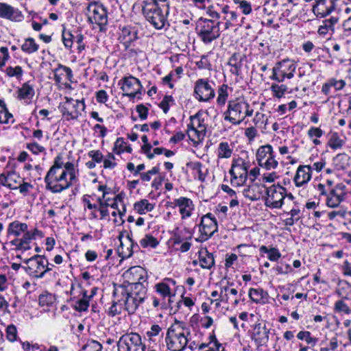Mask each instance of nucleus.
<instances>
[{
	"mask_svg": "<svg viewBox=\"0 0 351 351\" xmlns=\"http://www.w3.org/2000/svg\"><path fill=\"white\" fill-rule=\"evenodd\" d=\"M77 172L72 162L64 163L62 154H58L45 178L46 189L53 193L68 189L78 181Z\"/></svg>",
	"mask_w": 351,
	"mask_h": 351,
	"instance_id": "1",
	"label": "nucleus"
},
{
	"mask_svg": "<svg viewBox=\"0 0 351 351\" xmlns=\"http://www.w3.org/2000/svg\"><path fill=\"white\" fill-rule=\"evenodd\" d=\"M147 291V287L142 284H137L130 289L125 285H121L114 288L113 295L118 298V302L124 300L125 309L129 314H134L138 306L144 302Z\"/></svg>",
	"mask_w": 351,
	"mask_h": 351,
	"instance_id": "2",
	"label": "nucleus"
},
{
	"mask_svg": "<svg viewBox=\"0 0 351 351\" xmlns=\"http://www.w3.org/2000/svg\"><path fill=\"white\" fill-rule=\"evenodd\" d=\"M253 109L243 97H238L229 101L228 109L224 112V120L233 125H239L246 117L252 116Z\"/></svg>",
	"mask_w": 351,
	"mask_h": 351,
	"instance_id": "3",
	"label": "nucleus"
},
{
	"mask_svg": "<svg viewBox=\"0 0 351 351\" xmlns=\"http://www.w3.org/2000/svg\"><path fill=\"white\" fill-rule=\"evenodd\" d=\"M180 324L177 329L169 328L165 341L167 348L171 351H183L189 342L187 336L190 335L189 328H184Z\"/></svg>",
	"mask_w": 351,
	"mask_h": 351,
	"instance_id": "4",
	"label": "nucleus"
},
{
	"mask_svg": "<svg viewBox=\"0 0 351 351\" xmlns=\"http://www.w3.org/2000/svg\"><path fill=\"white\" fill-rule=\"evenodd\" d=\"M220 21L201 17L196 27L197 34L204 44H209L220 36Z\"/></svg>",
	"mask_w": 351,
	"mask_h": 351,
	"instance_id": "5",
	"label": "nucleus"
},
{
	"mask_svg": "<svg viewBox=\"0 0 351 351\" xmlns=\"http://www.w3.org/2000/svg\"><path fill=\"white\" fill-rule=\"evenodd\" d=\"M143 3L142 12L146 20L156 29H162L164 28L167 22V14H165L163 13L159 4L147 3L146 1H144ZM167 7H169L168 4H167ZM167 13H168V10H167Z\"/></svg>",
	"mask_w": 351,
	"mask_h": 351,
	"instance_id": "6",
	"label": "nucleus"
},
{
	"mask_svg": "<svg viewBox=\"0 0 351 351\" xmlns=\"http://www.w3.org/2000/svg\"><path fill=\"white\" fill-rule=\"evenodd\" d=\"M286 192L287 189L279 184L267 188L265 205L272 208H282L286 197Z\"/></svg>",
	"mask_w": 351,
	"mask_h": 351,
	"instance_id": "7",
	"label": "nucleus"
},
{
	"mask_svg": "<svg viewBox=\"0 0 351 351\" xmlns=\"http://www.w3.org/2000/svg\"><path fill=\"white\" fill-rule=\"evenodd\" d=\"M119 351H144L141 336L136 332L123 335L117 342Z\"/></svg>",
	"mask_w": 351,
	"mask_h": 351,
	"instance_id": "8",
	"label": "nucleus"
},
{
	"mask_svg": "<svg viewBox=\"0 0 351 351\" xmlns=\"http://www.w3.org/2000/svg\"><path fill=\"white\" fill-rule=\"evenodd\" d=\"M296 65L289 60H283L278 62L272 69L271 80L282 82L285 77L291 79L294 75Z\"/></svg>",
	"mask_w": 351,
	"mask_h": 351,
	"instance_id": "9",
	"label": "nucleus"
},
{
	"mask_svg": "<svg viewBox=\"0 0 351 351\" xmlns=\"http://www.w3.org/2000/svg\"><path fill=\"white\" fill-rule=\"evenodd\" d=\"M125 283L128 284L126 286L128 289L131 287H134L137 284H142L143 286L147 287V271L144 268L141 266H134L130 267L123 275Z\"/></svg>",
	"mask_w": 351,
	"mask_h": 351,
	"instance_id": "10",
	"label": "nucleus"
},
{
	"mask_svg": "<svg viewBox=\"0 0 351 351\" xmlns=\"http://www.w3.org/2000/svg\"><path fill=\"white\" fill-rule=\"evenodd\" d=\"M249 165L241 158L233 160L231 169L229 171L232 176L231 183L236 181L237 186L243 185L247 179Z\"/></svg>",
	"mask_w": 351,
	"mask_h": 351,
	"instance_id": "11",
	"label": "nucleus"
},
{
	"mask_svg": "<svg viewBox=\"0 0 351 351\" xmlns=\"http://www.w3.org/2000/svg\"><path fill=\"white\" fill-rule=\"evenodd\" d=\"M212 85L213 82H210L206 79H199L196 81L194 88L195 98L199 101H209L215 96V90Z\"/></svg>",
	"mask_w": 351,
	"mask_h": 351,
	"instance_id": "12",
	"label": "nucleus"
},
{
	"mask_svg": "<svg viewBox=\"0 0 351 351\" xmlns=\"http://www.w3.org/2000/svg\"><path fill=\"white\" fill-rule=\"evenodd\" d=\"M218 226L217 219L212 217L211 213H208L202 217L199 225L200 236L197 241L204 242L211 237L215 232H217Z\"/></svg>",
	"mask_w": 351,
	"mask_h": 351,
	"instance_id": "13",
	"label": "nucleus"
},
{
	"mask_svg": "<svg viewBox=\"0 0 351 351\" xmlns=\"http://www.w3.org/2000/svg\"><path fill=\"white\" fill-rule=\"evenodd\" d=\"M121 83V88L124 92L123 96L134 98L138 94H141L143 86L138 78L133 76L125 77L119 82V84Z\"/></svg>",
	"mask_w": 351,
	"mask_h": 351,
	"instance_id": "14",
	"label": "nucleus"
},
{
	"mask_svg": "<svg viewBox=\"0 0 351 351\" xmlns=\"http://www.w3.org/2000/svg\"><path fill=\"white\" fill-rule=\"evenodd\" d=\"M335 8V0H317L313 7V13L319 17L329 15Z\"/></svg>",
	"mask_w": 351,
	"mask_h": 351,
	"instance_id": "15",
	"label": "nucleus"
},
{
	"mask_svg": "<svg viewBox=\"0 0 351 351\" xmlns=\"http://www.w3.org/2000/svg\"><path fill=\"white\" fill-rule=\"evenodd\" d=\"M269 330L261 323L256 324L252 329V339L258 346L266 343L269 339Z\"/></svg>",
	"mask_w": 351,
	"mask_h": 351,
	"instance_id": "16",
	"label": "nucleus"
},
{
	"mask_svg": "<svg viewBox=\"0 0 351 351\" xmlns=\"http://www.w3.org/2000/svg\"><path fill=\"white\" fill-rule=\"evenodd\" d=\"M0 17L12 21H21L23 16L21 11L12 5L0 2Z\"/></svg>",
	"mask_w": 351,
	"mask_h": 351,
	"instance_id": "17",
	"label": "nucleus"
},
{
	"mask_svg": "<svg viewBox=\"0 0 351 351\" xmlns=\"http://www.w3.org/2000/svg\"><path fill=\"white\" fill-rule=\"evenodd\" d=\"M312 167L309 165H300L298 167L294 176V182L297 186L306 184L311 178Z\"/></svg>",
	"mask_w": 351,
	"mask_h": 351,
	"instance_id": "18",
	"label": "nucleus"
},
{
	"mask_svg": "<svg viewBox=\"0 0 351 351\" xmlns=\"http://www.w3.org/2000/svg\"><path fill=\"white\" fill-rule=\"evenodd\" d=\"M45 258L39 255H35L29 258L24 260V263L29 264L27 267H25L24 269L29 274H33L34 273H38V270L45 267V262L48 264L47 261L44 260Z\"/></svg>",
	"mask_w": 351,
	"mask_h": 351,
	"instance_id": "19",
	"label": "nucleus"
},
{
	"mask_svg": "<svg viewBox=\"0 0 351 351\" xmlns=\"http://www.w3.org/2000/svg\"><path fill=\"white\" fill-rule=\"evenodd\" d=\"M264 188H265L264 185L252 182L247 188L244 189L243 195L252 202L257 201L262 197Z\"/></svg>",
	"mask_w": 351,
	"mask_h": 351,
	"instance_id": "20",
	"label": "nucleus"
},
{
	"mask_svg": "<svg viewBox=\"0 0 351 351\" xmlns=\"http://www.w3.org/2000/svg\"><path fill=\"white\" fill-rule=\"evenodd\" d=\"M122 234L119 236L120 245L118 247V253L122 258H128L133 254L134 242L129 234L127 235L125 243L121 241Z\"/></svg>",
	"mask_w": 351,
	"mask_h": 351,
	"instance_id": "21",
	"label": "nucleus"
},
{
	"mask_svg": "<svg viewBox=\"0 0 351 351\" xmlns=\"http://www.w3.org/2000/svg\"><path fill=\"white\" fill-rule=\"evenodd\" d=\"M346 193H337L330 189L326 197V205L330 208H337L344 200Z\"/></svg>",
	"mask_w": 351,
	"mask_h": 351,
	"instance_id": "22",
	"label": "nucleus"
},
{
	"mask_svg": "<svg viewBox=\"0 0 351 351\" xmlns=\"http://www.w3.org/2000/svg\"><path fill=\"white\" fill-rule=\"evenodd\" d=\"M346 86V82L343 80H337L335 78H330L322 86V91L326 95H328L330 92V88H334L335 90H342Z\"/></svg>",
	"mask_w": 351,
	"mask_h": 351,
	"instance_id": "23",
	"label": "nucleus"
},
{
	"mask_svg": "<svg viewBox=\"0 0 351 351\" xmlns=\"http://www.w3.org/2000/svg\"><path fill=\"white\" fill-rule=\"evenodd\" d=\"M242 56L234 53L228 60V65L230 66V72L232 74L239 76L241 73Z\"/></svg>",
	"mask_w": 351,
	"mask_h": 351,
	"instance_id": "24",
	"label": "nucleus"
},
{
	"mask_svg": "<svg viewBox=\"0 0 351 351\" xmlns=\"http://www.w3.org/2000/svg\"><path fill=\"white\" fill-rule=\"evenodd\" d=\"M200 266L204 269H210L215 264L213 254L208 252L206 249L199 251Z\"/></svg>",
	"mask_w": 351,
	"mask_h": 351,
	"instance_id": "25",
	"label": "nucleus"
},
{
	"mask_svg": "<svg viewBox=\"0 0 351 351\" xmlns=\"http://www.w3.org/2000/svg\"><path fill=\"white\" fill-rule=\"evenodd\" d=\"M93 19L95 24L100 27V29H102V26L107 24V12L106 9L101 6L99 8H95L93 10Z\"/></svg>",
	"mask_w": 351,
	"mask_h": 351,
	"instance_id": "26",
	"label": "nucleus"
},
{
	"mask_svg": "<svg viewBox=\"0 0 351 351\" xmlns=\"http://www.w3.org/2000/svg\"><path fill=\"white\" fill-rule=\"evenodd\" d=\"M54 80L56 83H61L62 76L65 75L69 81H71L73 77L72 70L66 66L59 64L58 67L54 69Z\"/></svg>",
	"mask_w": 351,
	"mask_h": 351,
	"instance_id": "27",
	"label": "nucleus"
},
{
	"mask_svg": "<svg viewBox=\"0 0 351 351\" xmlns=\"http://www.w3.org/2000/svg\"><path fill=\"white\" fill-rule=\"evenodd\" d=\"M72 101H73L72 98L66 97V102L62 106L61 112L64 116H68V119H75L78 117L80 112L77 109H73L71 107Z\"/></svg>",
	"mask_w": 351,
	"mask_h": 351,
	"instance_id": "28",
	"label": "nucleus"
},
{
	"mask_svg": "<svg viewBox=\"0 0 351 351\" xmlns=\"http://www.w3.org/2000/svg\"><path fill=\"white\" fill-rule=\"evenodd\" d=\"M27 230V225L26 223L15 221L10 223L8 228V233L19 237L22 232H25Z\"/></svg>",
	"mask_w": 351,
	"mask_h": 351,
	"instance_id": "29",
	"label": "nucleus"
},
{
	"mask_svg": "<svg viewBox=\"0 0 351 351\" xmlns=\"http://www.w3.org/2000/svg\"><path fill=\"white\" fill-rule=\"evenodd\" d=\"M249 297L256 303H263L264 300L267 297V293L262 289L251 288L249 290Z\"/></svg>",
	"mask_w": 351,
	"mask_h": 351,
	"instance_id": "30",
	"label": "nucleus"
},
{
	"mask_svg": "<svg viewBox=\"0 0 351 351\" xmlns=\"http://www.w3.org/2000/svg\"><path fill=\"white\" fill-rule=\"evenodd\" d=\"M154 208V204H150L147 199H143L134 204V209L140 215L152 211Z\"/></svg>",
	"mask_w": 351,
	"mask_h": 351,
	"instance_id": "31",
	"label": "nucleus"
},
{
	"mask_svg": "<svg viewBox=\"0 0 351 351\" xmlns=\"http://www.w3.org/2000/svg\"><path fill=\"white\" fill-rule=\"evenodd\" d=\"M273 152V148L270 145L261 146L256 152V160L258 165L265 161L269 155Z\"/></svg>",
	"mask_w": 351,
	"mask_h": 351,
	"instance_id": "32",
	"label": "nucleus"
},
{
	"mask_svg": "<svg viewBox=\"0 0 351 351\" xmlns=\"http://www.w3.org/2000/svg\"><path fill=\"white\" fill-rule=\"evenodd\" d=\"M39 46L32 38H27L21 45V49L26 53H33L38 50Z\"/></svg>",
	"mask_w": 351,
	"mask_h": 351,
	"instance_id": "33",
	"label": "nucleus"
},
{
	"mask_svg": "<svg viewBox=\"0 0 351 351\" xmlns=\"http://www.w3.org/2000/svg\"><path fill=\"white\" fill-rule=\"evenodd\" d=\"M344 144L337 132L332 133L328 142V146L332 149L341 148Z\"/></svg>",
	"mask_w": 351,
	"mask_h": 351,
	"instance_id": "34",
	"label": "nucleus"
},
{
	"mask_svg": "<svg viewBox=\"0 0 351 351\" xmlns=\"http://www.w3.org/2000/svg\"><path fill=\"white\" fill-rule=\"evenodd\" d=\"M18 91L19 98L20 99L32 97L34 95V90L33 88L27 83L23 84L22 87L19 88Z\"/></svg>",
	"mask_w": 351,
	"mask_h": 351,
	"instance_id": "35",
	"label": "nucleus"
},
{
	"mask_svg": "<svg viewBox=\"0 0 351 351\" xmlns=\"http://www.w3.org/2000/svg\"><path fill=\"white\" fill-rule=\"evenodd\" d=\"M232 150L227 142H221L219 145L218 157L221 158H228L231 156Z\"/></svg>",
	"mask_w": 351,
	"mask_h": 351,
	"instance_id": "36",
	"label": "nucleus"
},
{
	"mask_svg": "<svg viewBox=\"0 0 351 351\" xmlns=\"http://www.w3.org/2000/svg\"><path fill=\"white\" fill-rule=\"evenodd\" d=\"M260 251L268 254V258L271 261H276L281 256L278 250L274 247L268 249L266 246L262 245L260 247Z\"/></svg>",
	"mask_w": 351,
	"mask_h": 351,
	"instance_id": "37",
	"label": "nucleus"
},
{
	"mask_svg": "<svg viewBox=\"0 0 351 351\" xmlns=\"http://www.w3.org/2000/svg\"><path fill=\"white\" fill-rule=\"evenodd\" d=\"M156 291L163 298V300L166 298H170L171 289L168 285L164 282H160L155 285Z\"/></svg>",
	"mask_w": 351,
	"mask_h": 351,
	"instance_id": "38",
	"label": "nucleus"
},
{
	"mask_svg": "<svg viewBox=\"0 0 351 351\" xmlns=\"http://www.w3.org/2000/svg\"><path fill=\"white\" fill-rule=\"evenodd\" d=\"M270 88L273 96L278 99L282 97L287 90V86L284 84H272Z\"/></svg>",
	"mask_w": 351,
	"mask_h": 351,
	"instance_id": "39",
	"label": "nucleus"
},
{
	"mask_svg": "<svg viewBox=\"0 0 351 351\" xmlns=\"http://www.w3.org/2000/svg\"><path fill=\"white\" fill-rule=\"evenodd\" d=\"M228 86L226 84H223L219 87L218 90V97L217 99L219 105L222 106L225 104L228 96Z\"/></svg>",
	"mask_w": 351,
	"mask_h": 351,
	"instance_id": "40",
	"label": "nucleus"
},
{
	"mask_svg": "<svg viewBox=\"0 0 351 351\" xmlns=\"http://www.w3.org/2000/svg\"><path fill=\"white\" fill-rule=\"evenodd\" d=\"M8 76L12 77H16L18 80H20L23 75V71L20 66L12 67L11 66H8L5 71Z\"/></svg>",
	"mask_w": 351,
	"mask_h": 351,
	"instance_id": "41",
	"label": "nucleus"
},
{
	"mask_svg": "<svg viewBox=\"0 0 351 351\" xmlns=\"http://www.w3.org/2000/svg\"><path fill=\"white\" fill-rule=\"evenodd\" d=\"M278 165V161L275 159V156L274 155V152L269 155V156L266 159L265 161L262 162V163L259 165L262 167L267 170H270L271 169H275L277 167Z\"/></svg>",
	"mask_w": 351,
	"mask_h": 351,
	"instance_id": "42",
	"label": "nucleus"
},
{
	"mask_svg": "<svg viewBox=\"0 0 351 351\" xmlns=\"http://www.w3.org/2000/svg\"><path fill=\"white\" fill-rule=\"evenodd\" d=\"M140 243L143 247H147L148 246L156 247L158 245V241L152 235L146 234L145 237L141 240Z\"/></svg>",
	"mask_w": 351,
	"mask_h": 351,
	"instance_id": "43",
	"label": "nucleus"
},
{
	"mask_svg": "<svg viewBox=\"0 0 351 351\" xmlns=\"http://www.w3.org/2000/svg\"><path fill=\"white\" fill-rule=\"evenodd\" d=\"M102 345L95 340L88 341L80 351H102Z\"/></svg>",
	"mask_w": 351,
	"mask_h": 351,
	"instance_id": "44",
	"label": "nucleus"
},
{
	"mask_svg": "<svg viewBox=\"0 0 351 351\" xmlns=\"http://www.w3.org/2000/svg\"><path fill=\"white\" fill-rule=\"evenodd\" d=\"M0 121L7 123L12 115L8 112L3 100L0 99Z\"/></svg>",
	"mask_w": 351,
	"mask_h": 351,
	"instance_id": "45",
	"label": "nucleus"
},
{
	"mask_svg": "<svg viewBox=\"0 0 351 351\" xmlns=\"http://www.w3.org/2000/svg\"><path fill=\"white\" fill-rule=\"evenodd\" d=\"M8 182L7 187L10 189H18L16 184L19 183V176L14 171L8 172Z\"/></svg>",
	"mask_w": 351,
	"mask_h": 351,
	"instance_id": "46",
	"label": "nucleus"
},
{
	"mask_svg": "<svg viewBox=\"0 0 351 351\" xmlns=\"http://www.w3.org/2000/svg\"><path fill=\"white\" fill-rule=\"evenodd\" d=\"M219 8L220 6L219 4H217L216 5H210L206 10V14L212 19V20L219 19L220 18V14L219 12Z\"/></svg>",
	"mask_w": 351,
	"mask_h": 351,
	"instance_id": "47",
	"label": "nucleus"
},
{
	"mask_svg": "<svg viewBox=\"0 0 351 351\" xmlns=\"http://www.w3.org/2000/svg\"><path fill=\"white\" fill-rule=\"evenodd\" d=\"M334 310L337 312H343L346 314L350 313V308L343 300H338L335 302Z\"/></svg>",
	"mask_w": 351,
	"mask_h": 351,
	"instance_id": "48",
	"label": "nucleus"
},
{
	"mask_svg": "<svg viewBox=\"0 0 351 351\" xmlns=\"http://www.w3.org/2000/svg\"><path fill=\"white\" fill-rule=\"evenodd\" d=\"M99 204V210L101 215V219L105 218L108 215V210L107 209V207L110 205L107 201H103L102 198H98L97 199Z\"/></svg>",
	"mask_w": 351,
	"mask_h": 351,
	"instance_id": "49",
	"label": "nucleus"
},
{
	"mask_svg": "<svg viewBox=\"0 0 351 351\" xmlns=\"http://www.w3.org/2000/svg\"><path fill=\"white\" fill-rule=\"evenodd\" d=\"M160 168L158 166H156L153 167L151 170L148 171L146 173H140L141 178L143 181H149L151 180V176L155 175L159 173Z\"/></svg>",
	"mask_w": 351,
	"mask_h": 351,
	"instance_id": "50",
	"label": "nucleus"
},
{
	"mask_svg": "<svg viewBox=\"0 0 351 351\" xmlns=\"http://www.w3.org/2000/svg\"><path fill=\"white\" fill-rule=\"evenodd\" d=\"M7 332V339L10 341H14L16 339L17 337V330L15 326L10 325L8 326L6 329Z\"/></svg>",
	"mask_w": 351,
	"mask_h": 351,
	"instance_id": "51",
	"label": "nucleus"
},
{
	"mask_svg": "<svg viewBox=\"0 0 351 351\" xmlns=\"http://www.w3.org/2000/svg\"><path fill=\"white\" fill-rule=\"evenodd\" d=\"M173 99L170 95H165L162 101L159 104V107L161 108L165 113H167L169 109V103L172 102Z\"/></svg>",
	"mask_w": 351,
	"mask_h": 351,
	"instance_id": "52",
	"label": "nucleus"
},
{
	"mask_svg": "<svg viewBox=\"0 0 351 351\" xmlns=\"http://www.w3.org/2000/svg\"><path fill=\"white\" fill-rule=\"evenodd\" d=\"M191 168L193 171H195L198 174V178L199 180L203 181L205 178V174L202 172V165L200 162H195L191 164Z\"/></svg>",
	"mask_w": 351,
	"mask_h": 351,
	"instance_id": "53",
	"label": "nucleus"
},
{
	"mask_svg": "<svg viewBox=\"0 0 351 351\" xmlns=\"http://www.w3.org/2000/svg\"><path fill=\"white\" fill-rule=\"evenodd\" d=\"M76 303L77 306H75V309L77 311H85L89 306V300L88 298H82L78 300Z\"/></svg>",
	"mask_w": 351,
	"mask_h": 351,
	"instance_id": "54",
	"label": "nucleus"
},
{
	"mask_svg": "<svg viewBox=\"0 0 351 351\" xmlns=\"http://www.w3.org/2000/svg\"><path fill=\"white\" fill-rule=\"evenodd\" d=\"M237 16H237V14L236 12H230V16H225L223 17V20L226 21V23H225V29H228L231 26H232V22L236 21L237 19Z\"/></svg>",
	"mask_w": 351,
	"mask_h": 351,
	"instance_id": "55",
	"label": "nucleus"
},
{
	"mask_svg": "<svg viewBox=\"0 0 351 351\" xmlns=\"http://www.w3.org/2000/svg\"><path fill=\"white\" fill-rule=\"evenodd\" d=\"M136 112L138 113L139 118L141 120H145L147 118L148 108L143 104H139L136 106Z\"/></svg>",
	"mask_w": 351,
	"mask_h": 351,
	"instance_id": "56",
	"label": "nucleus"
},
{
	"mask_svg": "<svg viewBox=\"0 0 351 351\" xmlns=\"http://www.w3.org/2000/svg\"><path fill=\"white\" fill-rule=\"evenodd\" d=\"M175 204L179 206L180 208L183 207H190L192 206V201L186 197H180L175 199Z\"/></svg>",
	"mask_w": 351,
	"mask_h": 351,
	"instance_id": "57",
	"label": "nucleus"
},
{
	"mask_svg": "<svg viewBox=\"0 0 351 351\" xmlns=\"http://www.w3.org/2000/svg\"><path fill=\"white\" fill-rule=\"evenodd\" d=\"M88 155L93 161L97 163L103 160V154L99 150H91L88 153Z\"/></svg>",
	"mask_w": 351,
	"mask_h": 351,
	"instance_id": "58",
	"label": "nucleus"
},
{
	"mask_svg": "<svg viewBox=\"0 0 351 351\" xmlns=\"http://www.w3.org/2000/svg\"><path fill=\"white\" fill-rule=\"evenodd\" d=\"M239 7L245 15L250 14L252 12L251 4L245 0H242V1L239 2Z\"/></svg>",
	"mask_w": 351,
	"mask_h": 351,
	"instance_id": "59",
	"label": "nucleus"
},
{
	"mask_svg": "<svg viewBox=\"0 0 351 351\" xmlns=\"http://www.w3.org/2000/svg\"><path fill=\"white\" fill-rule=\"evenodd\" d=\"M73 35L70 32L66 33L64 31L62 32V40L64 45L67 48H71L73 45L72 40Z\"/></svg>",
	"mask_w": 351,
	"mask_h": 351,
	"instance_id": "60",
	"label": "nucleus"
},
{
	"mask_svg": "<svg viewBox=\"0 0 351 351\" xmlns=\"http://www.w3.org/2000/svg\"><path fill=\"white\" fill-rule=\"evenodd\" d=\"M27 147L34 154H37L45 151V147L39 145L36 143H29L27 145Z\"/></svg>",
	"mask_w": 351,
	"mask_h": 351,
	"instance_id": "61",
	"label": "nucleus"
},
{
	"mask_svg": "<svg viewBox=\"0 0 351 351\" xmlns=\"http://www.w3.org/2000/svg\"><path fill=\"white\" fill-rule=\"evenodd\" d=\"M344 291H351V285L347 282H345L337 291L339 296L343 298H347L344 296Z\"/></svg>",
	"mask_w": 351,
	"mask_h": 351,
	"instance_id": "62",
	"label": "nucleus"
},
{
	"mask_svg": "<svg viewBox=\"0 0 351 351\" xmlns=\"http://www.w3.org/2000/svg\"><path fill=\"white\" fill-rule=\"evenodd\" d=\"M323 131L319 128H311L308 131V135L309 137L312 138L315 136L317 138H319L322 136Z\"/></svg>",
	"mask_w": 351,
	"mask_h": 351,
	"instance_id": "63",
	"label": "nucleus"
},
{
	"mask_svg": "<svg viewBox=\"0 0 351 351\" xmlns=\"http://www.w3.org/2000/svg\"><path fill=\"white\" fill-rule=\"evenodd\" d=\"M96 98L99 103L104 104L108 100L107 93L104 90H100L97 93Z\"/></svg>",
	"mask_w": 351,
	"mask_h": 351,
	"instance_id": "64",
	"label": "nucleus"
}]
</instances>
